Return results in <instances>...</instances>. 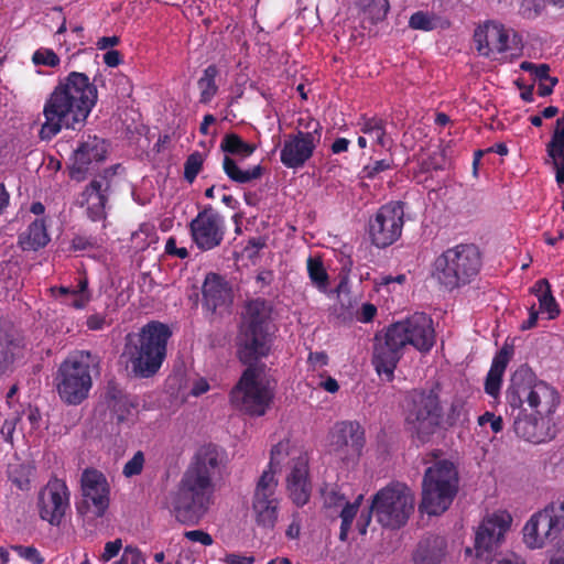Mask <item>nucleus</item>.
I'll use <instances>...</instances> for the list:
<instances>
[{"mask_svg": "<svg viewBox=\"0 0 564 564\" xmlns=\"http://www.w3.org/2000/svg\"><path fill=\"white\" fill-rule=\"evenodd\" d=\"M102 82L100 73L90 80L88 75L76 70L59 78L43 107L41 140H52L63 128L76 130L84 126L98 101L97 85Z\"/></svg>", "mask_w": 564, "mask_h": 564, "instance_id": "f03ea898", "label": "nucleus"}, {"mask_svg": "<svg viewBox=\"0 0 564 564\" xmlns=\"http://www.w3.org/2000/svg\"><path fill=\"white\" fill-rule=\"evenodd\" d=\"M37 508L42 520L54 527L61 525L70 509V491L66 481L52 477L39 492Z\"/></svg>", "mask_w": 564, "mask_h": 564, "instance_id": "dca6fc26", "label": "nucleus"}, {"mask_svg": "<svg viewBox=\"0 0 564 564\" xmlns=\"http://www.w3.org/2000/svg\"><path fill=\"white\" fill-rule=\"evenodd\" d=\"M272 308L257 299L246 305L240 327L238 357L247 365L229 393L231 405L250 416H262L273 400L272 390L260 380L263 367L258 361L271 351L273 324Z\"/></svg>", "mask_w": 564, "mask_h": 564, "instance_id": "f257e3e1", "label": "nucleus"}, {"mask_svg": "<svg viewBox=\"0 0 564 564\" xmlns=\"http://www.w3.org/2000/svg\"><path fill=\"white\" fill-rule=\"evenodd\" d=\"M489 423L494 433H499L503 429V421L501 416H496L492 412H485L478 417V424L484 426Z\"/></svg>", "mask_w": 564, "mask_h": 564, "instance_id": "864d4df0", "label": "nucleus"}, {"mask_svg": "<svg viewBox=\"0 0 564 564\" xmlns=\"http://www.w3.org/2000/svg\"><path fill=\"white\" fill-rule=\"evenodd\" d=\"M185 539L192 542H198L205 546L213 544L214 540L212 535L203 530H192L184 533Z\"/></svg>", "mask_w": 564, "mask_h": 564, "instance_id": "6e6d98bb", "label": "nucleus"}, {"mask_svg": "<svg viewBox=\"0 0 564 564\" xmlns=\"http://www.w3.org/2000/svg\"><path fill=\"white\" fill-rule=\"evenodd\" d=\"M362 498H364V496L359 495L354 502H346L340 512V519L349 520L352 522L358 512V509H359Z\"/></svg>", "mask_w": 564, "mask_h": 564, "instance_id": "4d7b16f0", "label": "nucleus"}, {"mask_svg": "<svg viewBox=\"0 0 564 564\" xmlns=\"http://www.w3.org/2000/svg\"><path fill=\"white\" fill-rule=\"evenodd\" d=\"M96 246V241L90 238V237H86V236H82V235H76L73 239H72V248L74 250H87V249H90V248H94Z\"/></svg>", "mask_w": 564, "mask_h": 564, "instance_id": "052dcab7", "label": "nucleus"}, {"mask_svg": "<svg viewBox=\"0 0 564 564\" xmlns=\"http://www.w3.org/2000/svg\"><path fill=\"white\" fill-rule=\"evenodd\" d=\"M165 253L169 256H174L180 259H185L188 257V251L184 247H177L176 239L174 237H170L165 243Z\"/></svg>", "mask_w": 564, "mask_h": 564, "instance_id": "bf43d9fd", "label": "nucleus"}, {"mask_svg": "<svg viewBox=\"0 0 564 564\" xmlns=\"http://www.w3.org/2000/svg\"><path fill=\"white\" fill-rule=\"evenodd\" d=\"M545 151L552 160L556 183L560 186L564 185V112L555 121Z\"/></svg>", "mask_w": 564, "mask_h": 564, "instance_id": "a878e982", "label": "nucleus"}, {"mask_svg": "<svg viewBox=\"0 0 564 564\" xmlns=\"http://www.w3.org/2000/svg\"><path fill=\"white\" fill-rule=\"evenodd\" d=\"M50 235L44 218H37L18 237V245L23 251H37L50 242Z\"/></svg>", "mask_w": 564, "mask_h": 564, "instance_id": "c756f323", "label": "nucleus"}, {"mask_svg": "<svg viewBox=\"0 0 564 564\" xmlns=\"http://www.w3.org/2000/svg\"><path fill=\"white\" fill-rule=\"evenodd\" d=\"M403 207L399 203L381 206L369 220V237L378 248H386L395 242L403 228Z\"/></svg>", "mask_w": 564, "mask_h": 564, "instance_id": "f3484780", "label": "nucleus"}, {"mask_svg": "<svg viewBox=\"0 0 564 564\" xmlns=\"http://www.w3.org/2000/svg\"><path fill=\"white\" fill-rule=\"evenodd\" d=\"M377 314V307L371 303L362 304L358 314V319L362 323L371 322Z\"/></svg>", "mask_w": 564, "mask_h": 564, "instance_id": "e2e57ef3", "label": "nucleus"}, {"mask_svg": "<svg viewBox=\"0 0 564 564\" xmlns=\"http://www.w3.org/2000/svg\"><path fill=\"white\" fill-rule=\"evenodd\" d=\"M243 161L230 155H224L221 162L223 171L228 180L238 185L250 184L259 180L264 173V167L261 164L252 165L248 169L242 167Z\"/></svg>", "mask_w": 564, "mask_h": 564, "instance_id": "cd10ccee", "label": "nucleus"}, {"mask_svg": "<svg viewBox=\"0 0 564 564\" xmlns=\"http://www.w3.org/2000/svg\"><path fill=\"white\" fill-rule=\"evenodd\" d=\"M12 550L23 560L30 562L31 564H43L44 557L41 555L40 551L32 545H13Z\"/></svg>", "mask_w": 564, "mask_h": 564, "instance_id": "8fccbe9b", "label": "nucleus"}, {"mask_svg": "<svg viewBox=\"0 0 564 564\" xmlns=\"http://www.w3.org/2000/svg\"><path fill=\"white\" fill-rule=\"evenodd\" d=\"M534 383V373L528 367H520L511 377L510 384L506 391V400L510 415L523 414V403H528L529 391Z\"/></svg>", "mask_w": 564, "mask_h": 564, "instance_id": "5701e85b", "label": "nucleus"}, {"mask_svg": "<svg viewBox=\"0 0 564 564\" xmlns=\"http://www.w3.org/2000/svg\"><path fill=\"white\" fill-rule=\"evenodd\" d=\"M365 446V431L356 421H345L336 425L332 448L343 460L358 458Z\"/></svg>", "mask_w": 564, "mask_h": 564, "instance_id": "412c9836", "label": "nucleus"}, {"mask_svg": "<svg viewBox=\"0 0 564 564\" xmlns=\"http://www.w3.org/2000/svg\"><path fill=\"white\" fill-rule=\"evenodd\" d=\"M356 4L371 24L384 20L390 9L388 0H357Z\"/></svg>", "mask_w": 564, "mask_h": 564, "instance_id": "e433bc0d", "label": "nucleus"}, {"mask_svg": "<svg viewBox=\"0 0 564 564\" xmlns=\"http://www.w3.org/2000/svg\"><path fill=\"white\" fill-rule=\"evenodd\" d=\"M311 131L296 130L285 135L280 151V161L288 167L297 170L313 156L321 139L322 126L317 120L310 119L305 126Z\"/></svg>", "mask_w": 564, "mask_h": 564, "instance_id": "f8f14e48", "label": "nucleus"}, {"mask_svg": "<svg viewBox=\"0 0 564 564\" xmlns=\"http://www.w3.org/2000/svg\"><path fill=\"white\" fill-rule=\"evenodd\" d=\"M357 127L361 133L372 138L375 144L382 149H391L393 140L388 135L387 121L383 118L379 116L369 117L367 115H361L358 118Z\"/></svg>", "mask_w": 564, "mask_h": 564, "instance_id": "7c9ffc66", "label": "nucleus"}, {"mask_svg": "<svg viewBox=\"0 0 564 564\" xmlns=\"http://www.w3.org/2000/svg\"><path fill=\"white\" fill-rule=\"evenodd\" d=\"M556 77H551L550 79L541 80L538 84V95L541 97H546L553 93L555 85L557 84Z\"/></svg>", "mask_w": 564, "mask_h": 564, "instance_id": "0e129e2a", "label": "nucleus"}, {"mask_svg": "<svg viewBox=\"0 0 564 564\" xmlns=\"http://www.w3.org/2000/svg\"><path fill=\"white\" fill-rule=\"evenodd\" d=\"M20 348L19 340L11 338L7 333L0 329V375L7 370Z\"/></svg>", "mask_w": 564, "mask_h": 564, "instance_id": "58836bf2", "label": "nucleus"}, {"mask_svg": "<svg viewBox=\"0 0 564 564\" xmlns=\"http://www.w3.org/2000/svg\"><path fill=\"white\" fill-rule=\"evenodd\" d=\"M489 23L485 24L482 28H478L475 31L474 40L476 43V48L478 53L482 56H490V43H489Z\"/></svg>", "mask_w": 564, "mask_h": 564, "instance_id": "de8ad7c7", "label": "nucleus"}, {"mask_svg": "<svg viewBox=\"0 0 564 564\" xmlns=\"http://www.w3.org/2000/svg\"><path fill=\"white\" fill-rule=\"evenodd\" d=\"M414 510V498L410 489L402 484H393L379 490L372 499L370 511L365 516L361 533L366 532V527L370 522V513L375 512L378 522L390 529H400L403 527ZM364 514L360 516V519Z\"/></svg>", "mask_w": 564, "mask_h": 564, "instance_id": "1a4fd4ad", "label": "nucleus"}, {"mask_svg": "<svg viewBox=\"0 0 564 564\" xmlns=\"http://www.w3.org/2000/svg\"><path fill=\"white\" fill-rule=\"evenodd\" d=\"M409 26L413 30L432 31L436 28V21L433 15L424 11L414 12L409 20Z\"/></svg>", "mask_w": 564, "mask_h": 564, "instance_id": "c03bdc74", "label": "nucleus"}, {"mask_svg": "<svg viewBox=\"0 0 564 564\" xmlns=\"http://www.w3.org/2000/svg\"><path fill=\"white\" fill-rule=\"evenodd\" d=\"M458 491V473L448 460H440L430 466L422 481L420 510L430 516L445 512Z\"/></svg>", "mask_w": 564, "mask_h": 564, "instance_id": "0eeeda50", "label": "nucleus"}, {"mask_svg": "<svg viewBox=\"0 0 564 564\" xmlns=\"http://www.w3.org/2000/svg\"><path fill=\"white\" fill-rule=\"evenodd\" d=\"M543 9L544 0H523L520 6V14L525 19H534Z\"/></svg>", "mask_w": 564, "mask_h": 564, "instance_id": "603ef678", "label": "nucleus"}, {"mask_svg": "<svg viewBox=\"0 0 564 564\" xmlns=\"http://www.w3.org/2000/svg\"><path fill=\"white\" fill-rule=\"evenodd\" d=\"M224 562L226 564H252L254 562V557L230 553L225 556Z\"/></svg>", "mask_w": 564, "mask_h": 564, "instance_id": "774afa93", "label": "nucleus"}, {"mask_svg": "<svg viewBox=\"0 0 564 564\" xmlns=\"http://www.w3.org/2000/svg\"><path fill=\"white\" fill-rule=\"evenodd\" d=\"M80 488L77 513L87 520L102 518L110 505V487L106 476L95 468H86L82 474Z\"/></svg>", "mask_w": 564, "mask_h": 564, "instance_id": "9d476101", "label": "nucleus"}, {"mask_svg": "<svg viewBox=\"0 0 564 564\" xmlns=\"http://www.w3.org/2000/svg\"><path fill=\"white\" fill-rule=\"evenodd\" d=\"M512 349H508L506 346L502 347L494 357L490 369L485 380V392L497 398L500 393L502 377L506 368L509 364Z\"/></svg>", "mask_w": 564, "mask_h": 564, "instance_id": "c85d7f7f", "label": "nucleus"}, {"mask_svg": "<svg viewBox=\"0 0 564 564\" xmlns=\"http://www.w3.org/2000/svg\"><path fill=\"white\" fill-rule=\"evenodd\" d=\"M145 463L144 453L142 451H138L134 455L124 464L122 474L127 478H131L133 476H138L142 473Z\"/></svg>", "mask_w": 564, "mask_h": 564, "instance_id": "49530a36", "label": "nucleus"}, {"mask_svg": "<svg viewBox=\"0 0 564 564\" xmlns=\"http://www.w3.org/2000/svg\"><path fill=\"white\" fill-rule=\"evenodd\" d=\"M205 154L199 151L191 153L184 163V180L192 184L203 169Z\"/></svg>", "mask_w": 564, "mask_h": 564, "instance_id": "79ce46f5", "label": "nucleus"}, {"mask_svg": "<svg viewBox=\"0 0 564 564\" xmlns=\"http://www.w3.org/2000/svg\"><path fill=\"white\" fill-rule=\"evenodd\" d=\"M220 463L217 446L208 444L197 449L172 500L178 522L197 524L207 512L215 492V478L220 473Z\"/></svg>", "mask_w": 564, "mask_h": 564, "instance_id": "7ed1b4c3", "label": "nucleus"}, {"mask_svg": "<svg viewBox=\"0 0 564 564\" xmlns=\"http://www.w3.org/2000/svg\"><path fill=\"white\" fill-rule=\"evenodd\" d=\"M512 519L508 512H496L485 518L475 534V552L479 558H487L501 543Z\"/></svg>", "mask_w": 564, "mask_h": 564, "instance_id": "6ab92c4d", "label": "nucleus"}, {"mask_svg": "<svg viewBox=\"0 0 564 564\" xmlns=\"http://www.w3.org/2000/svg\"><path fill=\"white\" fill-rule=\"evenodd\" d=\"M73 295H76V299L64 301V303L76 310H83L88 305L91 300V292L88 290V279L86 275L78 280L76 286H70L67 299H70Z\"/></svg>", "mask_w": 564, "mask_h": 564, "instance_id": "ea45409f", "label": "nucleus"}, {"mask_svg": "<svg viewBox=\"0 0 564 564\" xmlns=\"http://www.w3.org/2000/svg\"><path fill=\"white\" fill-rule=\"evenodd\" d=\"M124 564H143L145 562L142 552L135 546H127L122 553Z\"/></svg>", "mask_w": 564, "mask_h": 564, "instance_id": "5fc2aeb1", "label": "nucleus"}, {"mask_svg": "<svg viewBox=\"0 0 564 564\" xmlns=\"http://www.w3.org/2000/svg\"><path fill=\"white\" fill-rule=\"evenodd\" d=\"M203 305L212 313L231 303L232 294L228 282L218 273L206 274L203 286Z\"/></svg>", "mask_w": 564, "mask_h": 564, "instance_id": "b1692460", "label": "nucleus"}, {"mask_svg": "<svg viewBox=\"0 0 564 564\" xmlns=\"http://www.w3.org/2000/svg\"><path fill=\"white\" fill-rule=\"evenodd\" d=\"M564 529V501L547 505L533 514L523 528V538L531 549L542 547L545 540L556 538Z\"/></svg>", "mask_w": 564, "mask_h": 564, "instance_id": "9b49d317", "label": "nucleus"}, {"mask_svg": "<svg viewBox=\"0 0 564 564\" xmlns=\"http://www.w3.org/2000/svg\"><path fill=\"white\" fill-rule=\"evenodd\" d=\"M121 547H122V542L120 539H116L113 541L107 542L105 545L104 553L100 556V560L104 562L110 561L111 558H113L115 556L118 555Z\"/></svg>", "mask_w": 564, "mask_h": 564, "instance_id": "13d9d810", "label": "nucleus"}, {"mask_svg": "<svg viewBox=\"0 0 564 564\" xmlns=\"http://www.w3.org/2000/svg\"><path fill=\"white\" fill-rule=\"evenodd\" d=\"M403 348L390 327L384 334L375 336L371 362L379 377L388 382L394 379V370L403 356Z\"/></svg>", "mask_w": 564, "mask_h": 564, "instance_id": "a211bd4d", "label": "nucleus"}, {"mask_svg": "<svg viewBox=\"0 0 564 564\" xmlns=\"http://www.w3.org/2000/svg\"><path fill=\"white\" fill-rule=\"evenodd\" d=\"M556 399L557 394L551 386L534 378L532 390L528 394V404L532 410H536L543 401L554 402Z\"/></svg>", "mask_w": 564, "mask_h": 564, "instance_id": "4c0bfd02", "label": "nucleus"}, {"mask_svg": "<svg viewBox=\"0 0 564 564\" xmlns=\"http://www.w3.org/2000/svg\"><path fill=\"white\" fill-rule=\"evenodd\" d=\"M220 70L217 65H208L197 79V88L199 90L198 101L202 105H208L218 95L219 85L217 78L219 77Z\"/></svg>", "mask_w": 564, "mask_h": 564, "instance_id": "2f4dec72", "label": "nucleus"}, {"mask_svg": "<svg viewBox=\"0 0 564 564\" xmlns=\"http://www.w3.org/2000/svg\"><path fill=\"white\" fill-rule=\"evenodd\" d=\"M32 63L35 66L57 67L61 63L58 55L47 47L37 48L32 55Z\"/></svg>", "mask_w": 564, "mask_h": 564, "instance_id": "37998d69", "label": "nucleus"}, {"mask_svg": "<svg viewBox=\"0 0 564 564\" xmlns=\"http://www.w3.org/2000/svg\"><path fill=\"white\" fill-rule=\"evenodd\" d=\"M100 372V358L89 350H75L61 362L55 376L59 399L68 405L84 402L93 388V378Z\"/></svg>", "mask_w": 564, "mask_h": 564, "instance_id": "423d86ee", "label": "nucleus"}, {"mask_svg": "<svg viewBox=\"0 0 564 564\" xmlns=\"http://www.w3.org/2000/svg\"><path fill=\"white\" fill-rule=\"evenodd\" d=\"M107 144L104 139L96 135H88L86 140L79 143L74 151L72 174H86L94 164H98L106 160Z\"/></svg>", "mask_w": 564, "mask_h": 564, "instance_id": "4be33fe9", "label": "nucleus"}, {"mask_svg": "<svg viewBox=\"0 0 564 564\" xmlns=\"http://www.w3.org/2000/svg\"><path fill=\"white\" fill-rule=\"evenodd\" d=\"M488 564H527L525 561L516 553L499 555L492 558Z\"/></svg>", "mask_w": 564, "mask_h": 564, "instance_id": "680f3d73", "label": "nucleus"}, {"mask_svg": "<svg viewBox=\"0 0 564 564\" xmlns=\"http://www.w3.org/2000/svg\"><path fill=\"white\" fill-rule=\"evenodd\" d=\"M392 334L399 339V345H411L422 352H427L435 344V332L432 318L421 312L389 326Z\"/></svg>", "mask_w": 564, "mask_h": 564, "instance_id": "ddd939ff", "label": "nucleus"}, {"mask_svg": "<svg viewBox=\"0 0 564 564\" xmlns=\"http://www.w3.org/2000/svg\"><path fill=\"white\" fill-rule=\"evenodd\" d=\"M110 182L106 176L91 180L79 194L76 204L85 208L87 218L94 223L106 220Z\"/></svg>", "mask_w": 564, "mask_h": 564, "instance_id": "aec40b11", "label": "nucleus"}, {"mask_svg": "<svg viewBox=\"0 0 564 564\" xmlns=\"http://www.w3.org/2000/svg\"><path fill=\"white\" fill-rule=\"evenodd\" d=\"M447 543L440 535L423 538L413 553V564H440L446 554Z\"/></svg>", "mask_w": 564, "mask_h": 564, "instance_id": "bb28decb", "label": "nucleus"}, {"mask_svg": "<svg viewBox=\"0 0 564 564\" xmlns=\"http://www.w3.org/2000/svg\"><path fill=\"white\" fill-rule=\"evenodd\" d=\"M278 481L272 470H264L257 481L252 497V511L256 523L272 530L279 514Z\"/></svg>", "mask_w": 564, "mask_h": 564, "instance_id": "4468645a", "label": "nucleus"}, {"mask_svg": "<svg viewBox=\"0 0 564 564\" xmlns=\"http://www.w3.org/2000/svg\"><path fill=\"white\" fill-rule=\"evenodd\" d=\"M289 498L296 507L305 506L311 497L312 485L304 463H296L286 478Z\"/></svg>", "mask_w": 564, "mask_h": 564, "instance_id": "393cba45", "label": "nucleus"}, {"mask_svg": "<svg viewBox=\"0 0 564 564\" xmlns=\"http://www.w3.org/2000/svg\"><path fill=\"white\" fill-rule=\"evenodd\" d=\"M171 337L170 326L159 321H151L126 337L124 355L135 377L150 378L160 370Z\"/></svg>", "mask_w": 564, "mask_h": 564, "instance_id": "20e7f679", "label": "nucleus"}, {"mask_svg": "<svg viewBox=\"0 0 564 564\" xmlns=\"http://www.w3.org/2000/svg\"><path fill=\"white\" fill-rule=\"evenodd\" d=\"M307 361L313 367H324L328 364V356L324 351H311Z\"/></svg>", "mask_w": 564, "mask_h": 564, "instance_id": "338daca9", "label": "nucleus"}, {"mask_svg": "<svg viewBox=\"0 0 564 564\" xmlns=\"http://www.w3.org/2000/svg\"><path fill=\"white\" fill-rule=\"evenodd\" d=\"M490 54L503 53L509 50V33L502 24L489 22Z\"/></svg>", "mask_w": 564, "mask_h": 564, "instance_id": "a19ab883", "label": "nucleus"}, {"mask_svg": "<svg viewBox=\"0 0 564 564\" xmlns=\"http://www.w3.org/2000/svg\"><path fill=\"white\" fill-rule=\"evenodd\" d=\"M482 268V253L471 242L448 247L435 257L432 278L447 292L460 290L473 283Z\"/></svg>", "mask_w": 564, "mask_h": 564, "instance_id": "39448f33", "label": "nucleus"}, {"mask_svg": "<svg viewBox=\"0 0 564 564\" xmlns=\"http://www.w3.org/2000/svg\"><path fill=\"white\" fill-rule=\"evenodd\" d=\"M188 227L193 242L202 251L219 247L226 234L225 218L212 205L198 212Z\"/></svg>", "mask_w": 564, "mask_h": 564, "instance_id": "2eb2a0df", "label": "nucleus"}, {"mask_svg": "<svg viewBox=\"0 0 564 564\" xmlns=\"http://www.w3.org/2000/svg\"><path fill=\"white\" fill-rule=\"evenodd\" d=\"M530 291L538 297L540 310L547 313L550 319H554L558 316L560 307L546 279L538 280Z\"/></svg>", "mask_w": 564, "mask_h": 564, "instance_id": "72a5a7b5", "label": "nucleus"}, {"mask_svg": "<svg viewBox=\"0 0 564 564\" xmlns=\"http://www.w3.org/2000/svg\"><path fill=\"white\" fill-rule=\"evenodd\" d=\"M440 398L433 391L413 390L405 399L404 423L412 437L424 444L431 441L442 421Z\"/></svg>", "mask_w": 564, "mask_h": 564, "instance_id": "6e6552de", "label": "nucleus"}, {"mask_svg": "<svg viewBox=\"0 0 564 564\" xmlns=\"http://www.w3.org/2000/svg\"><path fill=\"white\" fill-rule=\"evenodd\" d=\"M219 148L224 152V155H230L231 158L240 160L250 158L257 149L254 144L246 142L235 132L225 134Z\"/></svg>", "mask_w": 564, "mask_h": 564, "instance_id": "473e14b6", "label": "nucleus"}, {"mask_svg": "<svg viewBox=\"0 0 564 564\" xmlns=\"http://www.w3.org/2000/svg\"><path fill=\"white\" fill-rule=\"evenodd\" d=\"M520 68L530 73L534 80L541 82L550 79V66L547 64H534L531 62H522Z\"/></svg>", "mask_w": 564, "mask_h": 564, "instance_id": "09e8293b", "label": "nucleus"}, {"mask_svg": "<svg viewBox=\"0 0 564 564\" xmlns=\"http://www.w3.org/2000/svg\"><path fill=\"white\" fill-rule=\"evenodd\" d=\"M289 442L281 441L271 448L270 463L267 470H272L275 474V467L280 465L282 458L288 455Z\"/></svg>", "mask_w": 564, "mask_h": 564, "instance_id": "3c124183", "label": "nucleus"}, {"mask_svg": "<svg viewBox=\"0 0 564 564\" xmlns=\"http://www.w3.org/2000/svg\"><path fill=\"white\" fill-rule=\"evenodd\" d=\"M394 162L392 158L375 160L371 163L365 165L361 172L365 178L373 180L380 173L392 170Z\"/></svg>", "mask_w": 564, "mask_h": 564, "instance_id": "a18cd8bd", "label": "nucleus"}, {"mask_svg": "<svg viewBox=\"0 0 564 564\" xmlns=\"http://www.w3.org/2000/svg\"><path fill=\"white\" fill-rule=\"evenodd\" d=\"M307 274L312 284L325 293L329 286V276L319 257H308L306 261Z\"/></svg>", "mask_w": 564, "mask_h": 564, "instance_id": "c9c22d12", "label": "nucleus"}, {"mask_svg": "<svg viewBox=\"0 0 564 564\" xmlns=\"http://www.w3.org/2000/svg\"><path fill=\"white\" fill-rule=\"evenodd\" d=\"M511 416L513 417V430L519 437L534 444L544 442V436L538 432L536 417L528 415L527 412L514 413Z\"/></svg>", "mask_w": 564, "mask_h": 564, "instance_id": "f704fd0d", "label": "nucleus"}, {"mask_svg": "<svg viewBox=\"0 0 564 564\" xmlns=\"http://www.w3.org/2000/svg\"><path fill=\"white\" fill-rule=\"evenodd\" d=\"M123 62L121 53L117 50L107 51L104 54V63L108 67H117Z\"/></svg>", "mask_w": 564, "mask_h": 564, "instance_id": "69168bd1", "label": "nucleus"}]
</instances>
